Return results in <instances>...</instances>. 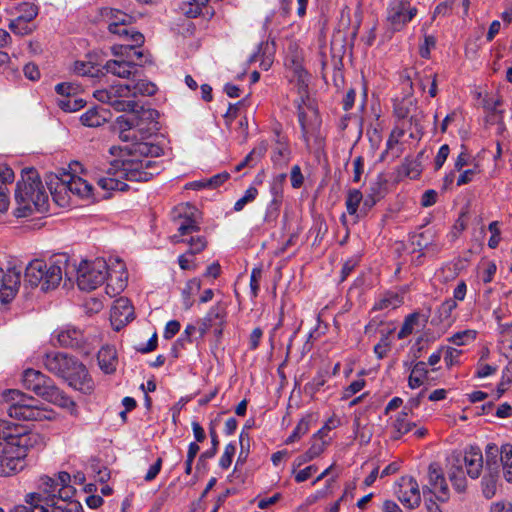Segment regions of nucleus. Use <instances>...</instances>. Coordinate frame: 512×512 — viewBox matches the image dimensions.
<instances>
[{"mask_svg":"<svg viewBox=\"0 0 512 512\" xmlns=\"http://www.w3.org/2000/svg\"><path fill=\"white\" fill-rule=\"evenodd\" d=\"M158 112L151 108L139 106L125 112L114 121V130L121 141L130 143L124 149L142 156H161L163 149L149 140L157 130Z\"/></svg>","mask_w":512,"mask_h":512,"instance_id":"f257e3e1","label":"nucleus"},{"mask_svg":"<svg viewBox=\"0 0 512 512\" xmlns=\"http://www.w3.org/2000/svg\"><path fill=\"white\" fill-rule=\"evenodd\" d=\"M118 150L122 153L121 157L113 160L107 176L98 180V186L104 191H124L128 187L124 180L148 181L162 170L161 162L155 159L159 156H142L116 146L109 151L114 155Z\"/></svg>","mask_w":512,"mask_h":512,"instance_id":"f03ea898","label":"nucleus"},{"mask_svg":"<svg viewBox=\"0 0 512 512\" xmlns=\"http://www.w3.org/2000/svg\"><path fill=\"white\" fill-rule=\"evenodd\" d=\"M44 445L45 437L40 433L24 431L0 419V477H11L23 471L30 450Z\"/></svg>","mask_w":512,"mask_h":512,"instance_id":"7ed1b4c3","label":"nucleus"},{"mask_svg":"<svg viewBox=\"0 0 512 512\" xmlns=\"http://www.w3.org/2000/svg\"><path fill=\"white\" fill-rule=\"evenodd\" d=\"M72 478L69 473L62 471L53 477L42 475L38 479V488L41 492H30L24 496L25 504L14 505L8 512H69L62 504L72 501L76 489L71 485Z\"/></svg>","mask_w":512,"mask_h":512,"instance_id":"20e7f679","label":"nucleus"},{"mask_svg":"<svg viewBox=\"0 0 512 512\" xmlns=\"http://www.w3.org/2000/svg\"><path fill=\"white\" fill-rule=\"evenodd\" d=\"M46 182L52 199L59 207L71 206L74 199L91 202L102 197L87 179L70 172L50 174Z\"/></svg>","mask_w":512,"mask_h":512,"instance_id":"39448f33","label":"nucleus"},{"mask_svg":"<svg viewBox=\"0 0 512 512\" xmlns=\"http://www.w3.org/2000/svg\"><path fill=\"white\" fill-rule=\"evenodd\" d=\"M15 204L14 215L18 218L48 210V194L35 169L22 171L15 190Z\"/></svg>","mask_w":512,"mask_h":512,"instance_id":"423d86ee","label":"nucleus"},{"mask_svg":"<svg viewBox=\"0 0 512 512\" xmlns=\"http://www.w3.org/2000/svg\"><path fill=\"white\" fill-rule=\"evenodd\" d=\"M63 275L71 281L69 257L66 254H57L48 261H30L25 269V282L32 287L39 286L42 291H49L58 287Z\"/></svg>","mask_w":512,"mask_h":512,"instance_id":"0eeeda50","label":"nucleus"},{"mask_svg":"<svg viewBox=\"0 0 512 512\" xmlns=\"http://www.w3.org/2000/svg\"><path fill=\"white\" fill-rule=\"evenodd\" d=\"M44 365L49 372L66 380L76 390L88 393L93 389V383L86 367L66 353H47Z\"/></svg>","mask_w":512,"mask_h":512,"instance_id":"6e6552de","label":"nucleus"},{"mask_svg":"<svg viewBox=\"0 0 512 512\" xmlns=\"http://www.w3.org/2000/svg\"><path fill=\"white\" fill-rule=\"evenodd\" d=\"M2 396L4 401L9 404L7 412L12 418L26 421H53L58 416L52 408L20 390H6Z\"/></svg>","mask_w":512,"mask_h":512,"instance_id":"1a4fd4ad","label":"nucleus"},{"mask_svg":"<svg viewBox=\"0 0 512 512\" xmlns=\"http://www.w3.org/2000/svg\"><path fill=\"white\" fill-rule=\"evenodd\" d=\"M22 383L26 389L33 391L46 401L67 410L73 416L78 415L76 403L42 372L30 368L26 369L22 375Z\"/></svg>","mask_w":512,"mask_h":512,"instance_id":"9d476101","label":"nucleus"},{"mask_svg":"<svg viewBox=\"0 0 512 512\" xmlns=\"http://www.w3.org/2000/svg\"><path fill=\"white\" fill-rule=\"evenodd\" d=\"M140 45L132 42L113 45L111 51L116 59L106 62L104 66L106 72L120 78H129L131 75H135L136 67L140 65L138 59L142 57V52L137 50Z\"/></svg>","mask_w":512,"mask_h":512,"instance_id":"9b49d317","label":"nucleus"},{"mask_svg":"<svg viewBox=\"0 0 512 512\" xmlns=\"http://www.w3.org/2000/svg\"><path fill=\"white\" fill-rule=\"evenodd\" d=\"M107 261L103 258L82 261L76 268L70 265L71 274L76 271V281L79 289L91 291L99 287L106 278Z\"/></svg>","mask_w":512,"mask_h":512,"instance_id":"f8f14e48","label":"nucleus"},{"mask_svg":"<svg viewBox=\"0 0 512 512\" xmlns=\"http://www.w3.org/2000/svg\"><path fill=\"white\" fill-rule=\"evenodd\" d=\"M94 97L118 112H128L140 106L134 100L131 84H115L108 89L97 90L94 92Z\"/></svg>","mask_w":512,"mask_h":512,"instance_id":"ddd939ff","label":"nucleus"},{"mask_svg":"<svg viewBox=\"0 0 512 512\" xmlns=\"http://www.w3.org/2000/svg\"><path fill=\"white\" fill-rule=\"evenodd\" d=\"M485 462L488 471L499 473L500 465L507 482L512 483V445L503 444L500 448L494 443H488L485 447Z\"/></svg>","mask_w":512,"mask_h":512,"instance_id":"4468645a","label":"nucleus"},{"mask_svg":"<svg viewBox=\"0 0 512 512\" xmlns=\"http://www.w3.org/2000/svg\"><path fill=\"white\" fill-rule=\"evenodd\" d=\"M178 234L171 236L173 243H186L189 245V253L197 254L203 251L207 246V240L204 236L194 235L199 231V225L191 217L180 218L177 221Z\"/></svg>","mask_w":512,"mask_h":512,"instance_id":"2eb2a0df","label":"nucleus"},{"mask_svg":"<svg viewBox=\"0 0 512 512\" xmlns=\"http://www.w3.org/2000/svg\"><path fill=\"white\" fill-rule=\"evenodd\" d=\"M103 16L109 22L108 29L111 33L126 37L128 42L135 44H142L144 42L143 35L129 27L132 16L112 8H106Z\"/></svg>","mask_w":512,"mask_h":512,"instance_id":"dca6fc26","label":"nucleus"},{"mask_svg":"<svg viewBox=\"0 0 512 512\" xmlns=\"http://www.w3.org/2000/svg\"><path fill=\"white\" fill-rule=\"evenodd\" d=\"M108 269L106 274V293L114 297L127 286L128 273L125 263L119 258H110L107 261Z\"/></svg>","mask_w":512,"mask_h":512,"instance_id":"f3484780","label":"nucleus"},{"mask_svg":"<svg viewBox=\"0 0 512 512\" xmlns=\"http://www.w3.org/2000/svg\"><path fill=\"white\" fill-rule=\"evenodd\" d=\"M394 494L406 508L415 509L421 503L419 484L411 476H403L395 483Z\"/></svg>","mask_w":512,"mask_h":512,"instance_id":"a211bd4d","label":"nucleus"},{"mask_svg":"<svg viewBox=\"0 0 512 512\" xmlns=\"http://www.w3.org/2000/svg\"><path fill=\"white\" fill-rule=\"evenodd\" d=\"M417 14L408 0H392L388 7L387 21L393 31H400Z\"/></svg>","mask_w":512,"mask_h":512,"instance_id":"6ab92c4d","label":"nucleus"},{"mask_svg":"<svg viewBox=\"0 0 512 512\" xmlns=\"http://www.w3.org/2000/svg\"><path fill=\"white\" fill-rule=\"evenodd\" d=\"M21 269L10 267L4 270L0 268V301L10 303L21 286Z\"/></svg>","mask_w":512,"mask_h":512,"instance_id":"aec40b11","label":"nucleus"},{"mask_svg":"<svg viewBox=\"0 0 512 512\" xmlns=\"http://www.w3.org/2000/svg\"><path fill=\"white\" fill-rule=\"evenodd\" d=\"M299 123L302 129V138L307 147H310L311 142L320 144V119L314 110L310 113L300 111L298 114Z\"/></svg>","mask_w":512,"mask_h":512,"instance_id":"412c9836","label":"nucleus"},{"mask_svg":"<svg viewBox=\"0 0 512 512\" xmlns=\"http://www.w3.org/2000/svg\"><path fill=\"white\" fill-rule=\"evenodd\" d=\"M134 319V309L127 298L120 297L114 301L110 312V321L114 330L119 331Z\"/></svg>","mask_w":512,"mask_h":512,"instance_id":"4be33fe9","label":"nucleus"},{"mask_svg":"<svg viewBox=\"0 0 512 512\" xmlns=\"http://www.w3.org/2000/svg\"><path fill=\"white\" fill-rule=\"evenodd\" d=\"M416 427V423L412 420L411 414L407 411V407L400 412L392 415L388 422L391 438L398 440Z\"/></svg>","mask_w":512,"mask_h":512,"instance_id":"5701e85b","label":"nucleus"},{"mask_svg":"<svg viewBox=\"0 0 512 512\" xmlns=\"http://www.w3.org/2000/svg\"><path fill=\"white\" fill-rule=\"evenodd\" d=\"M429 480V491L435 495V497L442 502H445L449 498V490L446 480L436 464H431L428 470Z\"/></svg>","mask_w":512,"mask_h":512,"instance_id":"b1692460","label":"nucleus"},{"mask_svg":"<svg viewBox=\"0 0 512 512\" xmlns=\"http://www.w3.org/2000/svg\"><path fill=\"white\" fill-rule=\"evenodd\" d=\"M226 319V310L220 304L213 305L206 315L198 320V332L203 337L210 329L215 326H224Z\"/></svg>","mask_w":512,"mask_h":512,"instance_id":"393cba45","label":"nucleus"},{"mask_svg":"<svg viewBox=\"0 0 512 512\" xmlns=\"http://www.w3.org/2000/svg\"><path fill=\"white\" fill-rule=\"evenodd\" d=\"M467 474L475 479L481 474L483 468V455L478 447H470L464 455Z\"/></svg>","mask_w":512,"mask_h":512,"instance_id":"a878e982","label":"nucleus"},{"mask_svg":"<svg viewBox=\"0 0 512 512\" xmlns=\"http://www.w3.org/2000/svg\"><path fill=\"white\" fill-rule=\"evenodd\" d=\"M54 337L59 345L64 347H78L82 340L83 335L82 332L75 327H64L57 332H55Z\"/></svg>","mask_w":512,"mask_h":512,"instance_id":"bb28decb","label":"nucleus"},{"mask_svg":"<svg viewBox=\"0 0 512 512\" xmlns=\"http://www.w3.org/2000/svg\"><path fill=\"white\" fill-rule=\"evenodd\" d=\"M405 135L403 128L394 127L391 131L386 143V149L383 152L382 158L391 157L392 159L398 158L403 150L401 139Z\"/></svg>","mask_w":512,"mask_h":512,"instance_id":"cd10ccee","label":"nucleus"},{"mask_svg":"<svg viewBox=\"0 0 512 512\" xmlns=\"http://www.w3.org/2000/svg\"><path fill=\"white\" fill-rule=\"evenodd\" d=\"M97 360L100 369L104 373H113L116 370L118 363L116 349L112 346L102 347L98 352Z\"/></svg>","mask_w":512,"mask_h":512,"instance_id":"c85d7f7f","label":"nucleus"},{"mask_svg":"<svg viewBox=\"0 0 512 512\" xmlns=\"http://www.w3.org/2000/svg\"><path fill=\"white\" fill-rule=\"evenodd\" d=\"M202 287V281L198 277L191 278L185 282L181 290V301L184 310L188 311L194 304V296L199 293Z\"/></svg>","mask_w":512,"mask_h":512,"instance_id":"c756f323","label":"nucleus"},{"mask_svg":"<svg viewBox=\"0 0 512 512\" xmlns=\"http://www.w3.org/2000/svg\"><path fill=\"white\" fill-rule=\"evenodd\" d=\"M14 172L6 164H0V213L7 211L9 207L8 191L2 185L12 182Z\"/></svg>","mask_w":512,"mask_h":512,"instance_id":"7c9ffc66","label":"nucleus"},{"mask_svg":"<svg viewBox=\"0 0 512 512\" xmlns=\"http://www.w3.org/2000/svg\"><path fill=\"white\" fill-rule=\"evenodd\" d=\"M428 369L427 364L423 361L417 362L409 375L408 378V386L411 389L419 388L422 385H425L427 383L428 379Z\"/></svg>","mask_w":512,"mask_h":512,"instance_id":"2f4dec72","label":"nucleus"},{"mask_svg":"<svg viewBox=\"0 0 512 512\" xmlns=\"http://www.w3.org/2000/svg\"><path fill=\"white\" fill-rule=\"evenodd\" d=\"M457 308V302L453 299H446L437 309L439 322L450 327L455 322L453 312Z\"/></svg>","mask_w":512,"mask_h":512,"instance_id":"473e14b6","label":"nucleus"},{"mask_svg":"<svg viewBox=\"0 0 512 512\" xmlns=\"http://www.w3.org/2000/svg\"><path fill=\"white\" fill-rule=\"evenodd\" d=\"M403 298L398 293L388 292L384 294L375 304V310H393L401 306Z\"/></svg>","mask_w":512,"mask_h":512,"instance_id":"72a5a7b5","label":"nucleus"},{"mask_svg":"<svg viewBox=\"0 0 512 512\" xmlns=\"http://www.w3.org/2000/svg\"><path fill=\"white\" fill-rule=\"evenodd\" d=\"M39 8L32 2H21L15 7V17L33 23V20L37 17Z\"/></svg>","mask_w":512,"mask_h":512,"instance_id":"f704fd0d","label":"nucleus"},{"mask_svg":"<svg viewBox=\"0 0 512 512\" xmlns=\"http://www.w3.org/2000/svg\"><path fill=\"white\" fill-rule=\"evenodd\" d=\"M363 201V194L358 189H349L346 195L345 206L349 215L358 217V209Z\"/></svg>","mask_w":512,"mask_h":512,"instance_id":"c9c22d12","label":"nucleus"},{"mask_svg":"<svg viewBox=\"0 0 512 512\" xmlns=\"http://www.w3.org/2000/svg\"><path fill=\"white\" fill-rule=\"evenodd\" d=\"M80 121L87 127H98L106 121V116L98 108L93 107L81 115Z\"/></svg>","mask_w":512,"mask_h":512,"instance_id":"e433bc0d","label":"nucleus"},{"mask_svg":"<svg viewBox=\"0 0 512 512\" xmlns=\"http://www.w3.org/2000/svg\"><path fill=\"white\" fill-rule=\"evenodd\" d=\"M8 28L11 30L13 34L23 37L33 33L36 26L34 25V23H30L28 21L14 17L9 21Z\"/></svg>","mask_w":512,"mask_h":512,"instance_id":"4c0bfd02","label":"nucleus"},{"mask_svg":"<svg viewBox=\"0 0 512 512\" xmlns=\"http://www.w3.org/2000/svg\"><path fill=\"white\" fill-rule=\"evenodd\" d=\"M278 139L274 148V154L272 159L274 163L282 165L288 162L290 156L289 147L283 137L279 134L277 135Z\"/></svg>","mask_w":512,"mask_h":512,"instance_id":"58836bf2","label":"nucleus"},{"mask_svg":"<svg viewBox=\"0 0 512 512\" xmlns=\"http://www.w3.org/2000/svg\"><path fill=\"white\" fill-rule=\"evenodd\" d=\"M435 232L431 230H427L424 233L419 235V240L417 242V246L420 247L421 250L426 252L437 253L442 249V245L438 243L436 240L432 239L428 241L429 237H434Z\"/></svg>","mask_w":512,"mask_h":512,"instance_id":"ea45409f","label":"nucleus"},{"mask_svg":"<svg viewBox=\"0 0 512 512\" xmlns=\"http://www.w3.org/2000/svg\"><path fill=\"white\" fill-rule=\"evenodd\" d=\"M181 11L188 17H196L202 12V8L208 0H180Z\"/></svg>","mask_w":512,"mask_h":512,"instance_id":"a19ab883","label":"nucleus"},{"mask_svg":"<svg viewBox=\"0 0 512 512\" xmlns=\"http://www.w3.org/2000/svg\"><path fill=\"white\" fill-rule=\"evenodd\" d=\"M477 337V331L467 329L454 333L448 338V341L456 346H465L472 343Z\"/></svg>","mask_w":512,"mask_h":512,"instance_id":"79ce46f5","label":"nucleus"},{"mask_svg":"<svg viewBox=\"0 0 512 512\" xmlns=\"http://www.w3.org/2000/svg\"><path fill=\"white\" fill-rule=\"evenodd\" d=\"M497 479H498V473H496L494 470L489 471V473L483 477L482 491H483V495L487 499L492 498L496 494Z\"/></svg>","mask_w":512,"mask_h":512,"instance_id":"37998d69","label":"nucleus"},{"mask_svg":"<svg viewBox=\"0 0 512 512\" xmlns=\"http://www.w3.org/2000/svg\"><path fill=\"white\" fill-rule=\"evenodd\" d=\"M72 71L78 76L90 77H95L99 73V69L90 61H75Z\"/></svg>","mask_w":512,"mask_h":512,"instance_id":"c03bdc74","label":"nucleus"},{"mask_svg":"<svg viewBox=\"0 0 512 512\" xmlns=\"http://www.w3.org/2000/svg\"><path fill=\"white\" fill-rule=\"evenodd\" d=\"M58 106L65 112H76L84 107L85 102L79 96L58 98Z\"/></svg>","mask_w":512,"mask_h":512,"instance_id":"a18cd8bd","label":"nucleus"},{"mask_svg":"<svg viewBox=\"0 0 512 512\" xmlns=\"http://www.w3.org/2000/svg\"><path fill=\"white\" fill-rule=\"evenodd\" d=\"M134 99L138 95L151 96L156 92V86L148 80H139L131 85Z\"/></svg>","mask_w":512,"mask_h":512,"instance_id":"49530a36","label":"nucleus"},{"mask_svg":"<svg viewBox=\"0 0 512 512\" xmlns=\"http://www.w3.org/2000/svg\"><path fill=\"white\" fill-rule=\"evenodd\" d=\"M419 316L420 315L418 312H414L405 317L403 325H402L400 331L398 332L399 339H404L407 336H409L410 334H412L415 326L418 324Z\"/></svg>","mask_w":512,"mask_h":512,"instance_id":"de8ad7c7","label":"nucleus"},{"mask_svg":"<svg viewBox=\"0 0 512 512\" xmlns=\"http://www.w3.org/2000/svg\"><path fill=\"white\" fill-rule=\"evenodd\" d=\"M55 91L59 98H69L78 96L80 86L72 82H63L55 86Z\"/></svg>","mask_w":512,"mask_h":512,"instance_id":"09e8293b","label":"nucleus"},{"mask_svg":"<svg viewBox=\"0 0 512 512\" xmlns=\"http://www.w3.org/2000/svg\"><path fill=\"white\" fill-rule=\"evenodd\" d=\"M310 428V420L309 418H302L295 429L293 430L292 434L287 438L286 443L290 444L297 439H300L302 436H304Z\"/></svg>","mask_w":512,"mask_h":512,"instance_id":"8fccbe9b","label":"nucleus"},{"mask_svg":"<svg viewBox=\"0 0 512 512\" xmlns=\"http://www.w3.org/2000/svg\"><path fill=\"white\" fill-rule=\"evenodd\" d=\"M365 385L366 381L361 377L352 381L347 387L344 388L341 399L347 400L351 398L353 395L360 392L365 387Z\"/></svg>","mask_w":512,"mask_h":512,"instance_id":"3c124183","label":"nucleus"},{"mask_svg":"<svg viewBox=\"0 0 512 512\" xmlns=\"http://www.w3.org/2000/svg\"><path fill=\"white\" fill-rule=\"evenodd\" d=\"M257 195L258 190L253 186L249 187L244 195L235 202L234 210L237 212L241 211L248 203L252 202Z\"/></svg>","mask_w":512,"mask_h":512,"instance_id":"603ef678","label":"nucleus"},{"mask_svg":"<svg viewBox=\"0 0 512 512\" xmlns=\"http://www.w3.org/2000/svg\"><path fill=\"white\" fill-rule=\"evenodd\" d=\"M236 452V445L233 442L228 443L225 448L222 456L219 459V466L222 469H228L231 466L233 456Z\"/></svg>","mask_w":512,"mask_h":512,"instance_id":"864d4df0","label":"nucleus"},{"mask_svg":"<svg viewBox=\"0 0 512 512\" xmlns=\"http://www.w3.org/2000/svg\"><path fill=\"white\" fill-rule=\"evenodd\" d=\"M341 421L340 419L333 415L331 416L326 422L325 424L323 425V427L313 435V439H316V438H320V439H325V437L327 436L328 432L337 428L339 425H340Z\"/></svg>","mask_w":512,"mask_h":512,"instance_id":"5fc2aeb1","label":"nucleus"},{"mask_svg":"<svg viewBox=\"0 0 512 512\" xmlns=\"http://www.w3.org/2000/svg\"><path fill=\"white\" fill-rule=\"evenodd\" d=\"M391 342L388 334H384L380 341L374 346V352L379 359L384 358L389 352Z\"/></svg>","mask_w":512,"mask_h":512,"instance_id":"6e6d98bb","label":"nucleus"},{"mask_svg":"<svg viewBox=\"0 0 512 512\" xmlns=\"http://www.w3.org/2000/svg\"><path fill=\"white\" fill-rule=\"evenodd\" d=\"M318 470V467L316 465H309L305 467L304 469H301L297 471L296 469L292 470V473L294 474L295 481L297 483H302L309 479L313 474H315Z\"/></svg>","mask_w":512,"mask_h":512,"instance_id":"4d7b16f0","label":"nucleus"},{"mask_svg":"<svg viewBox=\"0 0 512 512\" xmlns=\"http://www.w3.org/2000/svg\"><path fill=\"white\" fill-rule=\"evenodd\" d=\"M328 445L329 440L316 438L313 439V442L309 447L308 451L310 452V454H312V457L317 458L326 450Z\"/></svg>","mask_w":512,"mask_h":512,"instance_id":"13d9d810","label":"nucleus"},{"mask_svg":"<svg viewBox=\"0 0 512 512\" xmlns=\"http://www.w3.org/2000/svg\"><path fill=\"white\" fill-rule=\"evenodd\" d=\"M261 268H253L250 275V290L253 297L258 295L260 289Z\"/></svg>","mask_w":512,"mask_h":512,"instance_id":"bf43d9fd","label":"nucleus"},{"mask_svg":"<svg viewBox=\"0 0 512 512\" xmlns=\"http://www.w3.org/2000/svg\"><path fill=\"white\" fill-rule=\"evenodd\" d=\"M450 480L458 492H463L466 488V479L461 469L453 471L449 474Z\"/></svg>","mask_w":512,"mask_h":512,"instance_id":"052dcab7","label":"nucleus"},{"mask_svg":"<svg viewBox=\"0 0 512 512\" xmlns=\"http://www.w3.org/2000/svg\"><path fill=\"white\" fill-rule=\"evenodd\" d=\"M449 153H450L449 145L443 144L439 148V150L435 156V159H434L435 170H440L443 167L445 161L447 160V158L449 156Z\"/></svg>","mask_w":512,"mask_h":512,"instance_id":"680f3d73","label":"nucleus"},{"mask_svg":"<svg viewBox=\"0 0 512 512\" xmlns=\"http://www.w3.org/2000/svg\"><path fill=\"white\" fill-rule=\"evenodd\" d=\"M479 172H480V169H479L478 164H475L474 167L471 169H467V170L463 171L457 179V186H462V185L470 183L473 180L474 176L476 174H478Z\"/></svg>","mask_w":512,"mask_h":512,"instance_id":"e2e57ef3","label":"nucleus"},{"mask_svg":"<svg viewBox=\"0 0 512 512\" xmlns=\"http://www.w3.org/2000/svg\"><path fill=\"white\" fill-rule=\"evenodd\" d=\"M335 481V477H332L330 479H328L326 481V486L324 489H321V490H318L316 491L314 494L310 495L308 498H307V502L312 504V503H315L316 501L320 500V499H323L325 497H327L330 493V487H331V484Z\"/></svg>","mask_w":512,"mask_h":512,"instance_id":"0e129e2a","label":"nucleus"},{"mask_svg":"<svg viewBox=\"0 0 512 512\" xmlns=\"http://www.w3.org/2000/svg\"><path fill=\"white\" fill-rule=\"evenodd\" d=\"M327 371L318 372V374L312 379L308 384V388L312 392H317L321 389L322 386L327 382Z\"/></svg>","mask_w":512,"mask_h":512,"instance_id":"69168bd1","label":"nucleus"},{"mask_svg":"<svg viewBox=\"0 0 512 512\" xmlns=\"http://www.w3.org/2000/svg\"><path fill=\"white\" fill-rule=\"evenodd\" d=\"M462 354V351L453 347H448L445 355H444V361L447 366H453L457 363H459L460 356Z\"/></svg>","mask_w":512,"mask_h":512,"instance_id":"338daca9","label":"nucleus"},{"mask_svg":"<svg viewBox=\"0 0 512 512\" xmlns=\"http://www.w3.org/2000/svg\"><path fill=\"white\" fill-rule=\"evenodd\" d=\"M412 104V101L410 99L403 100L401 102H397L394 104V113L399 119H404L409 114V105Z\"/></svg>","mask_w":512,"mask_h":512,"instance_id":"774afa93","label":"nucleus"}]
</instances>
